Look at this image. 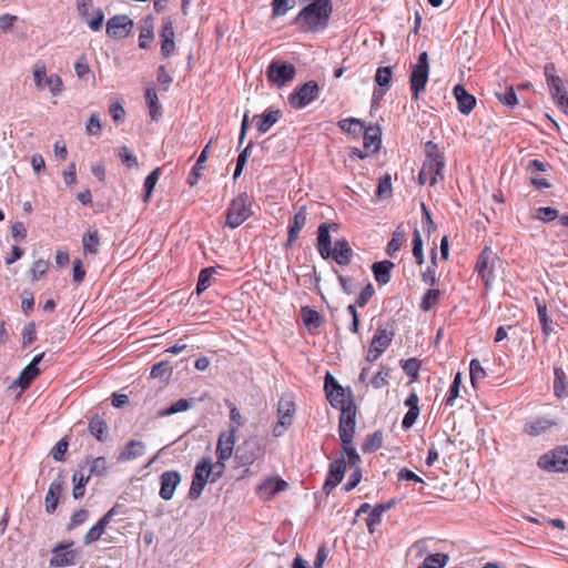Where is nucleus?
<instances>
[{
  "instance_id": "61",
  "label": "nucleus",
  "mask_w": 568,
  "mask_h": 568,
  "mask_svg": "<svg viewBox=\"0 0 568 568\" xmlns=\"http://www.w3.org/2000/svg\"><path fill=\"white\" fill-rule=\"evenodd\" d=\"M119 156L123 165L128 169L138 166V159L128 146H122L119 150Z\"/></svg>"
},
{
  "instance_id": "42",
  "label": "nucleus",
  "mask_w": 568,
  "mask_h": 568,
  "mask_svg": "<svg viewBox=\"0 0 568 568\" xmlns=\"http://www.w3.org/2000/svg\"><path fill=\"white\" fill-rule=\"evenodd\" d=\"M145 101L149 105L150 116L153 120H158L161 116V106L158 103V94L153 88L146 89Z\"/></svg>"
},
{
  "instance_id": "20",
  "label": "nucleus",
  "mask_w": 568,
  "mask_h": 568,
  "mask_svg": "<svg viewBox=\"0 0 568 568\" xmlns=\"http://www.w3.org/2000/svg\"><path fill=\"white\" fill-rule=\"evenodd\" d=\"M287 483L280 477H271L264 480L257 488L258 494L264 499H272L274 496L287 488Z\"/></svg>"
},
{
  "instance_id": "9",
  "label": "nucleus",
  "mask_w": 568,
  "mask_h": 568,
  "mask_svg": "<svg viewBox=\"0 0 568 568\" xmlns=\"http://www.w3.org/2000/svg\"><path fill=\"white\" fill-rule=\"evenodd\" d=\"M32 73L37 89L43 90L47 87L54 97L63 91L62 79L58 74L47 75L44 64H34Z\"/></svg>"
},
{
  "instance_id": "26",
  "label": "nucleus",
  "mask_w": 568,
  "mask_h": 568,
  "mask_svg": "<svg viewBox=\"0 0 568 568\" xmlns=\"http://www.w3.org/2000/svg\"><path fill=\"white\" fill-rule=\"evenodd\" d=\"M306 224V207L302 206L297 213L293 216V220L288 226L287 245H292L300 235L301 230Z\"/></svg>"
},
{
  "instance_id": "4",
  "label": "nucleus",
  "mask_w": 568,
  "mask_h": 568,
  "mask_svg": "<svg viewBox=\"0 0 568 568\" xmlns=\"http://www.w3.org/2000/svg\"><path fill=\"white\" fill-rule=\"evenodd\" d=\"M499 257L493 250L486 246L479 254L476 262V270L483 280L485 287L489 288L496 278V265L499 263Z\"/></svg>"
},
{
  "instance_id": "32",
  "label": "nucleus",
  "mask_w": 568,
  "mask_h": 568,
  "mask_svg": "<svg viewBox=\"0 0 568 568\" xmlns=\"http://www.w3.org/2000/svg\"><path fill=\"white\" fill-rule=\"evenodd\" d=\"M153 20L152 18L148 17L143 20V23L140 27L139 47L141 49H149L150 42L153 40Z\"/></svg>"
},
{
  "instance_id": "63",
  "label": "nucleus",
  "mask_w": 568,
  "mask_h": 568,
  "mask_svg": "<svg viewBox=\"0 0 568 568\" xmlns=\"http://www.w3.org/2000/svg\"><path fill=\"white\" fill-rule=\"evenodd\" d=\"M402 368L405 372V374L413 381H416L418 378L419 362L416 358H409L405 361L402 365Z\"/></svg>"
},
{
  "instance_id": "33",
  "label": "nucleus",
  "mask_w": 568,
  "mask_h": 568,
  "mask_svg": "<svg viewBox=\"0 0 568 568\" xmlns=\"http://www.w3.org/2000/svg\"><path fill=\"white\" fill-rule=\"evenodd\" d=\"M555 381H554V392L558 398L568 397V381L565 372L560 367H556L554 369Z\"/></svg>"
},
{
  "instance_id": "30",
  "label": "nucleus",
  "mask_w": 568,
  "mask_h": 568,
  "mask_svg": "<svg viewBox=\"0 0 568 568\" xmlns=\"http://www.w3.org/2000/svg\"><path fill=\"white\" fill-rule=\"evenodd\" d=\"M393 336V332H387V329L378 327L369 345L373 346L374 351L377 349L378 352L384 353L386 348L389 346Z\"/></svg>"
},
{
  "instance_id": "43",
  "label": "nucleus",
  "mask_w": 568,
  "mask_h": 568,
  "mask_svg": "<svg viewBox=\"0 0 568 568\" xmlns=\"http://www.w3.org/2000/svg\"><path fill=\"white\" fill-rule=\"evenodd\" d=\"M495 95L501 104L510 109H514L518 104V99L513 87H506L503 91H497Z\"/></svg>"
},
{
  "instance_id": "11",
  "label": "nucleus",
  "mask_w": 568,
  "mask_h": 568,
  "mask_svg": "<svg viewBox=\"0 0 568 568\" xmlns=\"http://www.w3.org/2000/svg\"><path fill=\"white\" fill-rule=\"evenodd\" d=\"M320 93V87L314 81H308L292 92L288 97L290 104L295 109H303L314 101Z\"/></svg>"
},
{
  "instance_id": "64",
  "label": "nucleus",
  "mask_w": 568,
  "mask_h": 568,
  "mask_svg": "<svg viewBox=\"0 0 568 568\" xmlns=\"http://www.w3.org/2000/svg\"><path fill=\"white\" fill-rule=\"evenodd\" d=\"M205 485H206V483L203 479H201L200 477L199 478L193 477L191 487L189 490V498L192 500H196L201 496Z\"/></svg>"
},
{
  "instance_id": "36",
  "label": "nucleus",
  "mask_w": 568,
  "mask_h": 568,
  "mask_svg": "<svg viewBox=\"0 0 568 568\" xmlns=\"http://www.w3.org/2000/svg\"><path fill=\"white\" fill-rule=\"evenodd\" d=\"M85 465L89 466L88 475L102 477L108 471V462L104 457L89 458L85 460Z\"/></svg>"
},
{
  "instance_id": "10",
  "label": "nucleus",
  "mask_w": 568,
  "mask_h": 568,
  "mask_svg": "<svg viewBox=\"0 0 568 568\" xmlns=\"http://www.w3.org/2000/svg\"><path fill=\"white\" fill-rule=\"evenodd\" d=\"M356 406L354 400H348V405L341 410L338 423V435L342 444H348L353 439L356 425Z\"/></svg>"
},
{
  "instance_id": "53",
  "label": "nucleus",
  "mask_w": 568,
  "mask_h": 568,
  "mask_svg": "<svg viewBox=\"0 0 568 568\" xmlns=\"http://www.w3.org/2000/svg\"><path fill=\"white\" fill-rule=\"evenodd\" d=\"M469 374H470V381L474 387H476V384L484 379L486 377V372L483 368L480 362L476 358L470 361L469 364Z\"/></svg>"
},
{
  "instance_id": "12",
  "label": "nucleus",
  "mask_w": 568,
  "mask_h": 568,
  "mask_svg": "<svg viewBox=\"0 0 568 568\" xmlns=\"http://www.w3.org/2000/svg\"><path fill=\"white\" fill-rule=\"evenodd\" d=\"M444 168L445 160L426 159L418 174L419 183L434 186L438 181L444 180Z\"/></svg>"
},
{
  "instance_id": "62",
  "label": "nucleus",
  "mask_w": 568,
  "mask_h": 568,
  "mask_svg": "<svg viewBox=\"0 0 568 568\" xmlns=\"http://www.w3.org/2000/svg\"><path fill=\"white\" fill-rule=\"evenodd\" d=\"M49 268V262L44 260H38L32 264V267L30 268V274L32 281L40 280L48 271Z\"/></svg>"
},
{
  "instance_id": "28",
  "label": "nucleus",
  "mask_w": 568,
  "mask_h": 568,
  "mask_svg": "<svg viewBox=\"0 0 568 568\" xmlns=\"http://www.w3.org/2000/svg\"><path fill=\"white\" fill-rule=\"evenodd\" d=\"M555 425L556 422L545 417H539L526 423L524 432L529 436H539L549 430Z\"/></svg>"
},
{
  "instance_id": "2",
  "label": "nucleus",
  "mask_w": 568,
  "mask_h": 568,
  "mask_svg": "<svg viewBox=\"0 0 568 568\" xmlns=\"http://www.w3.org/2000/svg\"><path fill=\"white\" fill-rule=\"evenodd\" d=\"M251 215V197L247 193H241L230 203L226 211L225 226L235 229L243 224Z\"/></svg>"
},
{
  "instance_id": "1",
  "label": "nucleus",
  "mask_w": 568,
  "mask_h": 568,
  "mask_svg": "<svg viewBox=\"0 0 568 568\" xmlns=\"http://www.w3.org/2000/svg\"><path fill=\"white\" fill-rule=\"evenodd\" d=\"M265 455V447L256 436H250L241 443L235 450V462L241 467H246L245 473H248V467L255 462L262 459Z\"/></svg>"
},
{
  "instance_id": "5",
  "label": "nucleus",
  "mask_w": 568,
  "mask_h": 568,
  "mask_svg": "<svg viewBox=\"0 0 568 568\" xmlns=\"http://www.w3.org/2000/svg\"><path fill=\"white\" fill-rule=\"evenodd\" d=\"M428 54L424 51L418 55V61L413 65V70L409 77L410 90L415 100H418L419 93L425 90L428 81Z\"/></svg>"
},
{
  "instance_id": "18",
  "label": "nucleus",
  "mask_w": 568,
  "mask_h": 568,
  "mask_svg": "<svg viewBox=\"0 0 568 568\" xmlns=\"http://www.w3.org/2000/svg\"><path fill=\"white\" fill-rule=\"evenodd\" d=\"M352 256L353 250L345 239L336 240L334 246L329 250V257L339 265L349 264Z\"/></svg>"
},
{
  "instance_id": "56",
  "label": "nucleus",
  "mask_w": 568,
  "mask_h": 568,
  "mask_svg": "<svg viewBox=\"0 0 568 568\" xmlns=\"http://www.w3.org/2000/svg\"><path fill=\"white\" fill-rule=\"evenodd\" d=\"M294 6L295 0H272V14L273 17L284 16Z\"/></svg>"
},
{
  "instance_id": "49",
  "label": "nucleus",
  "mask_w": 568,
  "mask_h": 568,
  "mask_svg": "<svg viewBox=\"0 0 568 568\" xmlns=\"http://www.w3.org/2000/svg\"><path fill=\"white\" fill-rule=\"evenodd\" d=\"M214 273V267H206L200 272L196 284L197 295L202 294L205 290H207L211 286V280Z\"/></svg>"
},
{
  "instance_id": "15",
  "label": "nucleus",
  "mask_w": 568,
  "mask_h": 568,
  "mask_svg": "<svg viewBox=\"0 0 568 568\" xmlns=\"http://www.w3.org/2000/svg\"><path fill=\"white\" fill-rule=\"evenodd\" d=\"M182 476L178 470H168L160 476L159 495L163 500H171L176 487L181 484Z\"/></svg>"
},
{
  "instance_id": "38",
  "label": "nucleus",
  "mask_w": 568,
  "mask_h": 568,
  "mask_svg": "<svg viewBox=\"0 0 568 568\" xmlns=\"http://www.w3.org/2000/svg\"><path fill=\"white\" fill-rule=\"evenodd\" d=\"M84 253L97 254L99 251L100 239L98 230L89 231L82 239Z\"/></svg>"
},
{
  "instance_id": "31",
  "label": "nucleus",
  "mask_w": 568,
  "mask_h": 568,
  "mask_svg": "<svg viewBox=\"0 0 568 568\" xmlns=\"http://www.w3.org/2000/svg\"><path fill=\"white\" fill-rule=\"evenodd\" d=\"M381 139L379 129L369 126L364 131L363 146L366 151L377 152L379 150Z\"/></svg>"
},
{
  "instance_id": "37",
  "label": "nucleus",
  "mask_w": 568,
  "mask_h": 568,
  "mask_svg": "<svg viewBox=\"0 0 568 568\" xmlns=\"http://www.w3.org/2000/svg\"><path fill=\"white\" fill-rule=\"evenodd\" d=\"M106 430H108V426L103 418L95 415L90 419L89 432L98 440L102 442L104 439V434L106 433Z\"/></svg>"
},
{
  "instance_id": "60",
  "label": "nucleus",
  "mask_w": 568,
  "mask_h": 568,
  "mask_svg": "<svg viewBox=\"0 0 568 568\" xmlns=\"http://www.w3.org/2000/svg\"><path fill=\"white\" fill-rule=\"evenodd\" d=\"M392 69L389 67H379L375 74V82L379 87H389V83L392 81Z\"/></svg>"
},
{
  "instance_id": "7",
  "label": "nucleus",
  "mask_w": 568,
  "mask_h": 568,
  "mask_svg": "<svg viewBox=\"0 0 568 568\" xmlns=\"http://www.w3.org/2000/svg\"><path fill=\"white\" fill-rule=\"evenodd\" d=\"M277 423L272 429L274 437H281L292 426L295 415V404L292 399L281 397L277 403Z\"/></svg>"
},
{
  "instance_id": "34",
  "label": "nucleus",
  "mask_w": 568,
  "mask_h": 568,
  "mask_svg": "<svg viewBox=\"0 0 568 568\" xmlns=\"http://www.w3.org/2000/svg\"><path fill=\"white\" fill-rule=\"evenodd\" d=\"M40 374L39 367H33V365L26 366L20 373L19 377L13 382V386L17 385L22 389H26L30 386L32 381Z\"/></svg>"
},
{
  "instance_id": "59",
  "label": "nucleus",
  "mask_w": 568,
  "mask_h": 568,
  "mask_svg": "<svg viewBox=\"0 0 568 568\" xmlns=\"http://www.w3.org/2000/svg\"><path fill=\"white\" fill-rule=\"evenodd\" d=\"M549 92L551 94V98L558 105V108L561 109V108L568 106V94L564 87V83L559 87H556L555 89H552Z\"/></svg>"
},
{
  "instance_id": "58",
  "label": "nucleus",
  "mask_w": 568,
  "mask_h": 568,
  "mask_svg": "<svg viewBox=\"0 0 568 568\" xmlns=\"http://www.w3.org/2000/svg\"><path fill=\"white\" fill-rule=\"evenodd\" d=\"M92 31H100L104 21V12L102 9L94 10L91 18L89 16L83 20Z\"/></svg>"
},
{
  "instance_id": "25",
  "label": "nucleus",
  "mask_w": 568,
  "mask_h": 568,
  "mask_svg": "<svg viewBox=\"0 0 568 568\" xmlns=\"http://www.w3.org/2000/svg\"><path fill=\"white\" fill-rule=\"evenodd\" d=\"M63 490V481L59 478L50 484L49 490L45 496V510L53 514L58 507L60 496Z\"/></svg>"
},
{
  "instance_id": "14",
  "label": "nucleus",
  "mask_w": 568,
  "mask_h": 568,
  "mask_svg": "<svg viewBox=\"0 0 568 568\" xmlns=\"http://www.w3.org/2000/svg\"><path fill=\"white\" fill-rule=\"evenodd\" d=\"M236 443V427H230L229 430L221 433L216 445V457L219 460H227L234 452Z\"/></svg>"
},
{
  "instance_id": "47",
  "label": "nucleus",
  "mask_w": 568,
  "mask_h": 568,
  "mask_svg": "<svg viewBox=\"0 0 568 568\" xmlns=\"http://www.w3.org/2000/svg\"><path fill=\"white\" fill-rule=\"evenodd\" d=\"M89 479H90V476L83 474L82 471H75L73 474V481H74L73 497L75 499L83 497V495L85 493V485L88 484Z\"/></svg>"
},
{
  "instance_id": "17",
  "label": "nucleus",
  "mask_w": 568,
  "mask_h": 568,
  "mask_svg": "<svg viewBox=\"0 0 568 568\" xmlns=\"http://www.w3.org/2000/svg\"><path fill=\"white\" fill-rule=\"evenodd\" d=\"M345 470L346 463L343 458L335 459L329 464L328 475L323 486L326 494H329L343 480Z\"/></svg>"
},
{
  "instance_id": "13",
  "label": "nucleus",
  "mask_w": 568,
  "mask_h": 568,
  "mask_svg": "<svg viewBox=\"0 0 568 568\" xmlns=\"http://www.w3.org/2000/svg\"><path fill=\"white\" fill-rule=\"evenodd\" d=\"M133 29V21L126 14H116L106 22V34L113 39L126 38Z\"/></svg>"
},
{
  "instance_id": "46",
  "label": "nucleus",
  "mask_w": 568,
  "mask_h": 568,
  "mask_svg": "<svg viewBox=\"0 0 568 568\" xmlns=\"http://www.w3.org/2000/svg\"><path fill=\"white\" fill-rule=\"evenodd\" d=\"M537 313L541 324L542 333L549 335L554 332L552 321L547 315V306L544 303L537 301Z\"/></svg>"
},
{
  "instance_id": "27",
  "label": "nucleus",
  "mask_w": 568,
  "mask_h": 568,
  "mask_svg": "<svg viewBox=\"0 0 568 568\" xmlns=\"http://www.w3.org/2000/svg\"><path fill=\"white\" fill-rule=\"evenodd\" d=\"M281 115L280 110H266L263 114L255 115L258 132L266 133L281 119Z\"/></svg>"
},
{
  "instance_id": "16",
  "label": "nucleus",
  "mask_w": 568,
  "mask_h": 568,
  "mask_svg": "<svg viewBox=\"0 0 568 568\" xmlns=\"http://www.w3.org/2000/svg\"><path fill=\"white\" fill-rule=\"evenodd\" d=\"M175 33L173 22L170 17L163 20V26L160 32L161 39V54L163 58H169L175 51Z\"/></svg>"
},
{
  "instance_id": "52",
  "label": "nucleus",
  "mask_w": 568,
  "mask_h": 568,
  "mask_svg": "<svg viewBox=\"0 0 568 568\" xmlns=\"http://www.w3.org/2000/svg\"><path fill=\"white\" fill-rule=\"evenodd\" d=\"M212 463L210 459H202L199 462L194 469L193 477L203 479L205 483L211 481Z\"/></svg>"
},
{
  "instance_id": "39",
  "label": "nucleus",
  "mask_w": 568,
  "mask_h": 568,
  "mask_svg": "<svg viewBox=\"0 0 568 568\" xmlns=\"http://www.w3.org/2000/svg\"><path fill=\"white\" fill-rule=\"evenodd\" d=\"M405 241H406L405 232L402 229V226H398L394 231L393 236L387 244V254L390 257H394Z\"/></svg>"
},
{
  "instance_id": "24",
  "label": "nucleus",
  "mask_w": 568,
  "mask_h": 568,
  "mask_svg": "<svg viewBox=\"0 0 568 568\" xmlns=\"http://www.w3.org/2000/svg\"><path fill=\"white\" fill-rule=\"evenodd\" d=\"M145 453V445L141 440H130L118 456V462L133 460Z\"/></svg>"
},
{
  "instance_id": "29",
  "label": "nucleus",
  "mask_w": 568,
  "mask_h": 568,
  "mask_svg": "<svg viewBox=\"0 0 568 568\" xmlns=\"http://www.w3.org/2000/svg\"><path fill=\"white\" fill-rule=\"evenodd\" d=\"M393 267L394 263L389 261L374 263L372 270L376 282L381 285L387 284L390 281V271Z\"/></svg>"
},
{
  "instance_id": "8",
  "label": "nucleus",
  "mask_w": 568,
  "mask_h": 568,
  "mask_svg": "<svg viewBox=\"0 0 568 568\" xmlns=\"http://www.w3.org/2000/svg\"><path fill=\"white\" fill-rule=\"evenodd\" d=\"M537 465L547 471H568V447H558L539 457Z\"/></svg>"
},
{
  "instance_id": "55",
  "label": "nucleus",
  "mask_w": 568,
  "mask_h": 568,
  "mask_svg": "<svg viewBox=\"0 0 568 568\" xmlns=\"http://www.w3.org/2000/svg\"><path fill=\"white\" fill-rule=\"evenodd\" d=\"M102 131V122L99 113H92L87 122L85 132L88 135L99 136Z\"/></svg>"
},
{
  "instance_id": "19",
  "label": "nucleus",
  "mask_w": 568,
  "mask_h": 568,
  "mask_svg": "<svg viewBox=\"0 0 568 568\" xmlns=\"http://www.w3.org/2000/svg\"><path fill=\"white\" fill-rule=\"evenodd\" d=\"M70 545L60 544L53 548V556L50 559V566L52 567H65L74 565L77 552L74 550H68Z\"/></svg>"
},
{
  "instance_id": "41",
  "label": "nucleus",
  "mask_w": 568,
  "mask_h": 568,
  "mask_svg": "<svg viewBox=\"0 0 568 568\" xmlns=\"http://www.w3.org/2000/svg\"><path fill=\"white\" fill-rule=\"evenodd\" d=\"M301 315L304 325L308 328H317L322 324L321 315L315 310L302 307Z\"/></svg>"
},
{
  "instance_id": "22",
  "label": "nucleus",
  "mask_w": 568,
  "mask_h": 568,
  "mask_svg": "<svg viewBox=\"0 0 568 568\" xmlns=\"http://www.w3.org/2000/svg\"><path fill=\"white\" fill-rule=\"evenodd\" d=\"M454 95L457 101V109L462 114H469L475 105H476V99L474 95L468 93L464 85L457 84L454 88Z\"/></svg>"
},
{
  "instance_id": "35",
  "label": "nucleus",
  "mask_w": 568,
  "mask_h": 568,
  "mask_svg": "<svg viewBox=\"0 0 568 568\" xmlns=\"http://www.w3.org/2000/svg\"><path fill=\"white\" fill-rule=\"evenodd\" d=\"M193 402L194 400L192 398L191 399L181 398V399L176 400L175 403L171 404L169 407L160 409L158 412V416L166 417V416H171V415H174V414H178L181 412H185L192 407Z\"/></svg>"
},
{
  "instance_id": "44",
  "label": "nucleus",
  "mask_w": 568,
  "mask_h": 568,
  "mask_svg": "<svg viewBox=\"0 0 568 568\" xmlns=\"http://www.w3.org/2000/svg\"><path fill=\"white\" fill-rule=\"evenodd\" d=\"M383 445V434L375 432L368 435L362 444V450L364 454L376 452Z\"/></svg>"
},
{
  "instance_id": "54",
  "label": "nucleus",
  "mask_w": 568,
  "mask_h": 568,
  "mask_svg": "<svg viewBox=\"0 0 568 568\" xmlns=\"http://www.w3.org/2000/svg\"><path fill=\"white\" fill-rule=\"evenodd\" d=\"M172 374V369L169 366V362L162 361L153 365L151 369V377L160 378L162 381L169 379Z\"/></svg>"
},
{
  "instance_id": "48",
  "label": "nucleus",
  "mask_w": 568,
  "mask_h": 568,
  "mask_svg": "<svg viewBox=\"0 0 568 568\" xmlns=\"http://www.w3.org/2000/svg\"><path fill=\"white\" fill-rule=\"evenodd\" d=\"M440 295L442 292L437 288L427 290L422 298L420 308L425 312H428L438 303Z\"/></svg>"
},
{
  "instance_id": "23",
  "label": "nucleus",
  "mask_w": 568,
  "mask_h": 568,
  "mask_svg": "<svg viewBox=\"0 0 568 568\" xmlns=\"http://www.w3.org/2000/svg\"><path fill=\"white\" fill-rule=\"evenodd\" d=\"M395 500L392 499L387 503L377 504L374 506L366 518V526L371 534L374 532L375 526L382 521V515L395 506Z\"/></svg>"
},
{
  "instance_id": "50",
  "label": "nucleus",
  "mask_w": 568,
  "mask_h": 568,
  "mask_svg": "<svg viewBox=\"0 0 568 568\" xmlns=\"http://www.w3.org/2000/svg\"><path fill=\"white\" fill-rule=\"evenodd\" d=\"M160 178V168L154 169L144 180V195L143 201L148 202L152 195L155 184Z\"/></svg>"
},
{
  "instance_id": "51",
  "label": "nucleus",
  "mask_w": 568,
  "mask_h": 568,
  "mask_svg": "<svg viewBox=\"0 0 568 568\" xmlns=\"http://www.w3.org/2000/svg\"><path fill=\"white\" fill-rule=\"evenodd\" d=\"M437 261V251L436 248L432 250V266H428L422 274V280L425 284L434 286L437 284V276L435 271V265Z\"/></svg>"
},
{
  "instance_id": "57",
  "label": "nucleus",
  "mask_w": 568,
  "mask_h": 568,
  "mask_svg": "<svg viewBox=\"0 0 568 568\" xmlns=\"http://www.w3.org/2000/svg\"><path fill=\"white\" fill-rule=\"evenodd\" d=\"M413 255L418 265H422L424 263L423 240H422V235L417 229L414 230Z\"/></svg>"
},
{
  "instance_id": "6",
  "label": "nucleus",
  "mask_w": 568,
  "mask_h": 568,
  "mask_svg": "<svg viewBox=\"0 0 568 568\" xmlns=\"http://www.w3.org/2000/svg\"><path fill=\"white\" fill-rule=\"evenodd\" d=\"M296 69L292 63L274 60L266 70L267 80L277 88L286 85L295 78Z\"/></svg>"
},
{
  "instance_id": "3",
  "label": "nucleus",
  "mask_w": 568,
  "mask_h": 568,
  "mask_svg": "<svg viewBox=\"0 0 568 568\" xmlns=\"http://www.w3.org/2000/svg\"><path fill=\"white\" fill-rule=\"evenodd\" d=\"M326 397L334 408L343 410L353 400V393L349 387H342L332 374L327 373L324 382Z\"/></svg>"
},
{
  "instance_id": "40",
  "label": "nucleus",
  "mask_w": 568,
  "mask_h": 568,
  "mask_svg": "<svg viewBox=\"0 0 568 568\" xmlns=\"http://www.w3.org/2000/svg\"><path fill=\"white\" fill-rule=\"evenodd\" d=\"M449 560L448 555L443 552L432 554L425 557L418 568H444Z\"/></svg>"
},
{
  "instance_id": "21",
  "label": "nucleus",
  "mask_w": 568,
  "mask_h": 568,
  "mask_svg": "<svg viewBox=\"0 0 568 568\" xmlns=\"http://www.w3.org/2000/svg\"><path fill=\"white\" fill-rule=\"evenodd\" d=\"M331 227L337 229V224H328V223H322L318 226L317 231V250L320 255L323 258H329V250L332 247V241H331V234L329 230Z\"/></svg>"
},
{
  "instance_id": "45",
  "label": "nucleus",
  "mask_w": 568,
  "mask_h": 568,
  "mask_svg": "<svg viewBox=\"0 0 568 568\" xmlns=\"http://www.w3.org/2000/svg\"><path fill=\"white\" fill-rule=\"evenodd\" d=\"M210 144L205 145L204 149L201 151L193 169H192V175L193 178L189 179V183L191 186L195 185L197 183V180L200 179L201 174L200 171L204 169V163L207 160V152H209Z\"/></svg>"
}]
</instances>
